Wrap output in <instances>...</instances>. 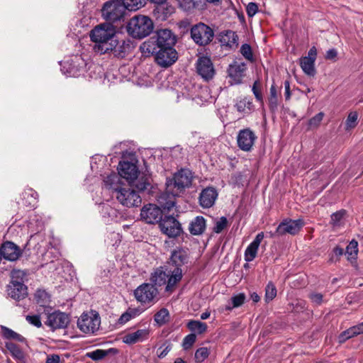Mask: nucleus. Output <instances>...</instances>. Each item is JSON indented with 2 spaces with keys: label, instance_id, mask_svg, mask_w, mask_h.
Returning a JSON list of instances; mask_svg holds the SVG:
<instances>
[{
  "label": "nucleus",
  "instance_id": "obj_1",
  "mask_svg": "<svg viewBox=\"0 0 363 363\" xmlns=\"http://www.w3.org/2000/svg\"><path fill=\"white\" fill-rule=\"evenodd\" d=\"M193 176L190 170L182 169L174 174L172 179L167 182L166 193L169 199L163 202V196H160L158 201L164 209L169 210L175 205L174 197L179 196L186 188H189L192 182Z\"/></svg>",
  "mask_w": 363,
  "mask_h": 363
},
{
  "label": "nucleus",
  "instance_id": "obj_2",
  "mask_svg": "<svg viewBox=\"0 0 363 363\" xmlns=\"http://www.w3.org/2000/svg\"><path fill=\"white\" fill-rule=\"evenodd\" d=\"M116 33L115 27L111 23H101L94 27L89 35L94 43V51L99 54L110 52L115 46Z\"/></svg>",
  "mask_w": 363,
  "mask_h": 363
},
{
  "label": "nucleus",
  "instance_id": "obj_3",
  "mask_svg": "<svg viewBox=\"0 0 363 363\" xmlns=\"http://www.w3.org/2000/svg\"><path fill=\"white\" fill-rule=\"evenodd\" d=\"M183 272L178 268L170 270L167 267H160L155 270L150 277L153 285L158 286H166L165 291L172 293L177 287V284L182 280Z\"/></svg>",
  "mask_w": 363,
  "mask_h": 363
},
{
  "label": "nucleus",
  "instance_id": "obj_4",
  "mask_svg": "<svg viewBox=\"0 0 363 363\" xmlns=\"http://www.w3.org/2000/svg\"><path fill=\"white\" fill-rule=\"evenodd\" d=\"M154 24L147 16L137 15L131 18L127 25V31L134 38L142 39L153 30Z\"/></svg>",
  "mask_w": 363,
  "mask_h": 363
},
{
  "label": "nucleus",
  "instance_id": "obj_5",
  "mask_svg": "<svg viewBox=\"0 0 363 363\" xmlns=\"http://www.w3.org/2000/svg\"><path fill=\"white\" fill-rule=\"evenodd\" d=\"M78 329L85 335L96 333L101 325V317L95 311L83 313L77 322Z\"/></svg>",
  "mask_w": 363,
  "mask_h": 363
},
{
  "label": "nucleus",
  "instance_id": "obj_6",
  "mask_svg": "<svg viewBox=\"0 0 363 363\" xmlns=\"http://www.w3.org/2000/svg\"><path fill=\"white\" fill-rule=\"evenodd\" d=\"M125 9L121 0H111L104 3L101 14L106 21H116L123 16Z\"/></svg>",
  "mask_w": 363,
  "mask_h": 363
},
{
  "label": "nucleus",
  "instance_id": "obj_7",
  "mask_svg": "<svg viewBox=\"0 0 363 363\" xmlns=\"http://www.w3.org/2000/svg\"><path fill=\"white\" fill-rule=\"evenodd\" d=\"M158 290L152 284L145 283L140 285L135 291V299L142 304L152 305L157 300Z\"/></svg>",
  "mask_w": 363,
  "mask_h": 363
},
{
  "label": "nucleus",
  "instance_id": "obj_8",
  "mask_svg": "<svg viewBox=\"0 0 363 363\" xmlns=\"http://www.w3.org/2000/svg\"><path fill=\"white\" fill-rule=\"evenodd\" d=\"M115 196L122 206L127 208L138 207L142 203L141 197L138 193L128 187H123L118 190Z\"/></svg>",
  "mask_w": 363,
  "mask_h": 363
},
{
  "label": "nucleus",
  "instance_id": "obj_9",
  "mask_svg": "<svg viewBox=\"0 0 363 363\" xmlns=\"http://www.w3.org/2000/svg\"><path fill=\"white\" fill-rule=\"evenodd\" d=\"M213 30L207 25L199 23L191 29V35L194 41L200 45L208 44L213 38Z\"/></svg>",
  "mask_w": 363,
  "mask_h": 363
},
{
  "label": "nucleus",
  "instance_id": "obj_10",
  "mask_svg": "<svg viewBox=\"0 0 363 363\" xmlns=\"http://www.w3.org/2000/svg\"><path fill=\"white\" fill-rule=\"evenodd\" d=\"M69 322L70 318L68 314L57 311L48 315L45 325L55 330L67 328Z\"/></svg>",
  "mask_w": 363,
  "mask_h": 363
},
{
  "label": "nucleus",
  "instance_id": "obj_11",
  "mask_svg": "<svg viewBox=\"0 0 363 363\" xmlns=\"http://www.w3.org/2000/svg\"><path fill=\"white\" fill-rule=\"evenodd\" d=\"M162 216V211L155 204L149 203L145 205L140 211V217L147 223H155L160 221Z\"/></svg>",
  "mask_w": 363,
  "mask_h": 363
},
{
  "label": "nucleus",
  "instance_id": "obj_12",
  "mask_svg": "<svg viewBox=\"0 0 363 363\" xmlns=\"http://www.w3.org/2000/svg\"><path fill=\"white\" fill-rule=\"evenodd\" d=\"M303 225L304 222L302 219H285L278 225L277 228V233L279 235L285 234L294 235L297 234Z\"/></svg>",
  "mask_w": 363,
  "mask_h": 363
},
{
  "label": "nucleus",
  "instance_id": "obj_13",
  "mask_svg": "<svg viewBox=\"0 0 363 363\" xmlns=\"http://www.w3.org/2000/svg\"><path fill=\"white\" fill-rule=\"evenodd\" d=\"M118 174L129 184H133L138 177V169L135 164L127 161L121 162L118 167Z\"/></svg>",
  "mask_w": 363,
  "mask_h": 363
},
{
  "label": "nucleus",
  "instance_id": "obj_14",
  "mask_svg": "<svg viewBox=\"0 0 363 363\" xmlns=\"http://www.w3.org/2000/svg\"><path fill=\"white\" fill-rule=\"evenodd\" d=\"M317 57V49L315 46L311 48L307 56L300 58V66L303 72L308 76H314L315 74V62Z\"/></svg>",
  "mask_w": 363,
  "mask_h": 363
},
{
  "label": "nucleus",
  "instance_id": "obj_15",
  "mask_svg": "<svg viewBox=\"0 0 363 363\" xmlns=\"http://www.w3.org/2000/svg\"><path fill=\"white\" fill-rule=\"evenodd\" d=\"M255 133L250 128H245L239 131L237 136V143L239 148L243 151H250L256 140Z\"/></svg>",
  "mask_w": 363,
  "mask_h": 363
},
{
  "label": "nucleus",
  "instance_id": "obj_16",
  "mask_svg": "<svg viewBox=\"0 0 363 363\" xmlns=\"http://www.w3.org/2000/svg\"><path fill=\"white\" fill-rule=\"evenodd\" d=\"M196 71L205 80L212 79L215 74V69L211 60L208 57H200L196 62Z\"/></svg>",
  "mask_w": 363,
  "mask_h": 363
},
{
  "label": "nucleus",
  "instance_id": "obj_17",
  "mask_svg": "<svg viewBox=\"0 0 363 363\" xmlns=\"http://www.w3.org/2000/svg\"><path fill=\"white\" fill-rule=\"evenodd\" d=\"M160 227L163 233L169 237H177L182 231L179 223L172 216H167L160 220Z\"/></svg>",
  "mask_w": 363,
  "mask_h": 363
},
{
  "label": "nucleus",
  "instance_id": "obj_18",
  "mask_svg": "<svg viewBox=\"0 0 363 363\" xmlns=\"http://www.w3.org/2000/svg\"><path fill=\"white\" fill-rule=\"evenodd\" d=\"M156 62L162 67L172 65L177 60V52L174 48L160 49L155 57Z\"/></svg>",
  "mask_w": 363,
  "mask_h": 363
},
{
  "label": "nucleus",
  "instance_id": "obj_19",
  "mask_svg": "<svg viewBox=\"0 0 363 363\" xmlns=\"http://www.w3.org/2000/svg\"><path fill=\"white\" fill-rule=\"evenodd\" d=\"M21 249L12 242H6L2 244L0 247V261L2 258L9 260L16 261L21 255Z\"/></svg>",
  "mask_w": 363,
  "mask_h": 363
},
{
  "label": "nucleus",
  "instance_id": "obj_20",
  "mask_svg": "<svg viewBox=\"0 0 363 363\" xmlns=\"http://www.w3.org/2000/svg\"><path fill=\"white\" fill-rule=\"evenodd\" d=\"M245 69L246 65L243 62H235L230 65L228 73L230 79V84H238L241 83Z\"/></svg>",
  "mask_w": 363,
  "mask_h": 363
},
{
  "label": "nucleus",
  "instance_id": "obj_21",
  "mask_svg": "<svg viewBox=\"0 0 363 363\" xmlns=\"http://www.w3.org/2000/svg\"><path fill=\"white\" fill-rule=\"evenodd\" d=\"M159 48H173L176 43V38L170 30L162 29L157 31L155 38Z\"/></svg>",
  "mask_w": 363,
  "mask_h": 363
},
{
  "label": "nucleus",
  "instance_id": "obj_22",
  "mask_svg": "<svg viewBox=\"0 0 363 363\" xmlns=\"http://www.w3.org/2000/svg\"><path fill=\"white\" fill-rule=\"evenodd\" d=\"M7 294L15 300L23 299L28 294L27 286L20 281H12L7 286Z\"/></svg>",
  "mask_w": 363,
  "mask_h": 363
},
{
  "label": "nucleus",
  "instance_id": "obj_23",
  "mask_svg": "<svg viewBox=\"0 0 363 363\" xmlns=\"http://www.w3.org/2000/svg\"><path fill=\"white\" fill-rule=\"evenodd\" d=\"M217 197V191L213 187H207L200 194L199 203L203 208H211L215 203Z\"/></svg>",
  "mask_w": 363,
  "mask_h": 363
},
{
  "label": "nucleus",
  "instance_id": "obj_24",
  "mask_svg": "<svg viewBox=\"0 0 363 363\" xmlns=\"http://www.w3.org/2000/svg\"><path fill=\"white\" fill-rule=\"evenodd\" d=\"M150 331L147 329H139L135 332L128 333L122 337L123 342L128 345H133L143 342L149 337Z\"/></svg>",
  "mask_w": 363,
  "mask_h": 363
},
{
  "label": "nucleus",
  "instance_id": "obj_25",
  "mask_svg": "<svg viewBox=\"0 0 363 363\" xmlns=\"http://www.w3.org/2000/svg\"><path fill=\"white\" fill-rule=\"evenodd\" d=\"M114 44V48L110 52H113V55L118 57H124L133 48L132 41L130 39L118 40L116 38Z\"/></svg>",
  "mask_w": 363,
  "mask_h": 363
},
{
  "label": "nucleus",
  "instance_id": "obj_26",
  "mask_svg": "<svg viewBox=\"0 0 363 363\" xmlns=\"http://www.w3.org/2000/svg\"><path fill=\"white\" fill-rule=\"evenodd\" d=\"M264 238L262 232L258 233L255 240L248 245L245 252V260L246 262L252 261L257 256L259 246Z\"/></svg>",
  "mask_w": 363,
  "mask_h": 363
},
{
  "label": "nucleus",
  "instance_id": "obj_27",
  "mask_svg": "<svg viewBox=\"0 0 363 363\" xmlns=\"http://www.w3.org/2000/svg\"><path fill=\"white\" fill-rule=\"evenodd\" d=\"M186 259V252L182 250H174L172 253L170 261L168 263L167 268L174 270L178 268L182 272V267L184 265Z\"/></svg>",
  "mask_w": 363,
  "mask_h": 363
},
{
  "label": "nucleus",
  "instance_id": "obj_28",
  "mask_svg": "<svg viewBox=\"0 0 363 363\" xmlns=\"http://www.w3.org/2000/svg\"><path fill=\"white\" fill-rule=\"evenodd\" d=\"M120 175L116 173L108 175L104 179V185L107 189H112L115 195L117 194L118 190L121 189L123 187L121 184Z\"/></svg>",
  "mask_w": 363,
  "mask_h": 363
},
{
  "label": "nucleus",
  "instance_id": "obj_29",
  "mask_svg": "<svg viewBox=\"0 0 363 363\" xmlns=\"http://www.w3.org/2000/svg\"><path fill=\"white\" fill-rule=\"evenodd\" d=\"M101 213L106 222L116 221L120 217L118 210L110 206L108 203H104L101 206Z\"/></svg>",
  "mask_w": 363,
  "mask_h": 363
},
{
  "label": "nucleus",
  "instance_id": "obj_30",
  "mask_svg": "<svg viewBox=\"0 0 363 363\" xmlns=\"http://www.w3.org/2000/svg\"><path fill=\"white\" fill-rule=\"evenodd\" d=\"M141 52L145 55L157 54L160 48L155 38H150L142 43L140 47Z\"/></svg>",
  "mask_w": 363,
  "mask_h": 363
},
{
  "label": "nucleus",
  "instance_id": "obj_31",
  "mask_svg": "<svg viewBox=\"0 0 363 363\" xmlns=\"http://www.w3.org/2000/svg\"><path fill=\"white\" fill-rule=\"evenodd\" d=\"M206 229V220L202 216L196 217L190 223L189 231L193 235H200Z\"/></svg>",
  "mask_w": 363,
  "mask_h": 363
},
{
  "label": "nucleus",
  "instance_id": "obj_32",
  "mask_svg": "<svg viewBox=\"0 0 363 363\" xmlns=\"http://www.w3.org/2000/svg\"><path fill=\"white\" fill-rule=\"evenodd\" d=\"M5 346L6 349L10 352L13 358L20 362L25 361V354L18 345L11 341H8L6 342Z\"/></svg>",
  "mask_w": 363,
  "mask_h": 363
},
{
  "label": "nucleus",
  "instance_id": "obj_33",
  "mask_svg": "<svg viewBox=\"0 0 363 363\" xmlns=\"http://www.w3.org/2000/svg\"><path fill=\"white\" fill-rule=\"evenodd\" d=\"M363 332V326L362 324L353 326L348 330L342 332L339 336H338V341L339 342L342 343L345 342L347 340H348L350 337H352L353 336L356 335H359Z\"/></svg>",
  "mask_w": 363,
  "mask_h": 363
},
{
  "label": "nucleus",
  "instance_id": "obj_34",
  "mask_svg": "<svg viewBox=\"0 0 363 363\" xmlns=\"http://www.w3.org/2000/svg\"><path fill=\"white\" fill-rule=\"evenodd\" d=\"M143 311L140 308H129L120 316L118 323L124 325L131 319L138 316Z\"/></svg>",
  "mask_w": 363,
  "mask_h": 363
},
{
  "label": "nucleus",
  "instance_id": "obj_35",
  "mask_svg": "<svg viewBox=\"0 0 363 363\" xmlns=\"http://www.w3.org/2000/svg\"><path fill=\"white\" fill-rule=\"evenodd\" d=\"M220 42L223 45L229 48L238 45V35L231 30H228L220 35Z\"/></svg>",
  "mask_w": 363,
  "mask_h": 363
},
{
  "label": "nucleus",
  "instance_id": "obj_36",
  "mask_svg": "<svg viewBox=\"0 0 363 363\" xmlns=\"http://www.w3.org/2000/svg\"><path fill=\"white\" fill-rule=\"evenodd\" d=\"M245 298V295L243 293H240L232 296L230 303L225 306V310L231 311L234 308L240 307L244 303Z\"/></svg>",
  "mask_w": 363,
  "mask_h": 363
},
{
  "label": "nucleus",
  "instance_id": "obj_37",
  "mask_svg": "<svg viewBox=\"0 0 363 363\" xmlns=\"http://www.w3.org/2000/svg\"><path fill=\"white\" fill-rule=\"evenodd\" d=\"M187 328L193 333L202 334L206 331L208 327L205 323L201 322L199 320H190L187 323Z\"/></svg>",
  "mask_w": 363,
  "mask_h": 363
},
{
  "label": "nucleus",
  "instance_id": "obj_38",
  "mask_svg": "<svg viewBox=\"0 0 363 363\" xmlns=\"http://www.w3.org/2000/svg\"><path fill=\"white\" fill-rule=\"evenodd\" d=\"M1 330L3 336L6 339L13 340L20 342H23L25 341V338L21 335L16 333L11 329H9L6 327H2Z\"/></svg>",
  "mask_w": 363,
  "mask_h": 363
},
{
  "label": "nucleus",
  "instance_id": "obj_39",
  "mask_svg": "<svg viewBox=\"0 0 363 363\" xmlns=\"http://www.w3.org/2000/svg\"><path fill=\"white\" fill-rule=\"evenodd\" d=\"M147 0H123V3L126 9L135 11L143 7Z\"/></svg>",
  "mask_w": 363,
  "mask_h": 363
},
{
  "label": "nucleus",
  "instance_id": "obj_40",
  "mask_svg": "<svg viewBox=\"0 0 363 363\" xmlns=\"http://www.w3.org/2000/svg\"><path fill=\"white\" fill-rule=\"evenodd\" d=\"M357 242L352 240L346 248L345 255L348 260L352 262L356 259L357 255Z\"/></svg>",
  "mask_w": 363,
  "mask_h": 363
},
{
  "label": "nucleus",
  "instance_id": "obj_41",
  "mask_svg": "<svg viewBox=\"0 0 363 363\" xmlns=\"http://www.w3.org/2000/svg\"><path fill=\"white\" fill-rule=\"evenodd\" d=\"M169 311L167 308H161L155 315V321L160 325L164 324L169 319Z\"/></svg>",
  "mask_w": 363,
  "mask_h": 363
},
{
  "label": "nucleus",
  "instance_id": "obj_42",
  "mask_svg": "<svg viewBox=\"0 0 363 363\" xmlns=\"http://www.w3.org/2000/svg\"><path fill=\"white\" fill-rule=\"evenodd\" d=\"M269 106L272 110H275L278 106V91L276 86L272 84L270 87V96L269 98Z\"/></svg>",
  "mask_w": 363,
  "mask_h": 363
},
{
  "label": "nucleus",
  "instance_id": "obj_43",
  "mask_svg": "<svg viewBox=\"0 0 363 363\" xmlns=\"http://www.w3.org/2000/svg\"><path fill=\"white\" fill-rule=\"evenodd\" d=\"M277 296V289L275 286L269 282L265 289V301L269 302L274 299Z\"/></svg>",
  "mask_w": 363,
  "mask_h": 363
},
{
  "label": "nucleus",
  "instance_id": "obj_44",
  "mask_svg": "<svg viewBox=\"0 0 363 363\" xmlns=\"http://www.w3.org/2000/svg\"><path fill=\"white\" fill-rule=\"evenodd\" d=\"M108 351L98 349L86 353V356L93 360L99 361L104 359L108 354Z\"/></svg>",
  "mask_w": 363,
  "mask_h": 363
},
{
  "label": "nucleus",
  "instance_id": "obj_45",
  "mask_svg": "<svg viewBox=\"0 0 363 363\" xmlns=\"http://www.w3.org/2000/svg\"><path fill=\"white\" fill-rule=\"evenodd\" d=\"M135 187L139 191H144L147 189V187L150 185V183L147 178L145 177H141L140 178H137L134 182Z\"/></svg>",
  "mask_w": 363,
  "mask_h": 363
},
{
  "label": "nucleus",
  "instance_id": "obj_46",
  "mask_svg": "<svg viewBox=\"0 0 363 363\" xmlns=\"http://www.w3.org/2000/svg\"><path fill=\"white\" fill-rule=\"evenodd\" d=\"M324 117V113L323 112H320L313 117H312L309 121H308V127L310 129H314L317 128L321 121H323V118Z\"/></svg>",
  "mask_w": 363,
  "mask_h": 363
},
{
  "label": "nucleus",
  "instance_id": "obj_47",
  "mask_svg": "<svg viewBox=\"0 0 363 363\" xmlns=\"http://www.w3.org/2000/svg\"><path fill=\"white\" fill-rule=\"evenodd\" d=\"M208 349L207 347H201L195 352V359L198 362H202L208 357Z\"/></svg>",
  "mask_w": 363,
  "mask_h": 363
},
{
  "label": "nucleus",
  "instance_id": "obj_48",
  "mask_svg": "<svg viewBox=\"0 0 363 363\" xmlns=\"http://www.w3.org/2000/svg\"><path fill=\"white\" fill-rule=\"evenodd\" d=\"M228 225V220L225 217H221L216 221L213 231L216 233H221Z\"/></svg>",
  "mask_w": 363,
  "mask_h": 363
},
{
  "label": "nucleus",
  "instance_id": "obj_49",
  "mask_svg": "<svg viewBox=\"0 0 363 363\" xmlns=\"http://www.w3.org/2000/svg\"><path fill=\"white\" fill-rule=\"evenodd\" d=\"M357 117L358 115L357 112H351L349 113L346 121L347 129H351L355 127L357 125Z\"/></svg>",
  "mask_w": 363,
  "mask_h": 363
},
{
  "label": "nucleus",
  "instance_id": "obj_50",
  "mask_svg": "<svg viewBox=\"0 0 363 363\" xmlns=\"http://www.w3.org/2000/svg\"><path fill=\"white\" fill-rule=\"evenodd\" d=\"M196 336L195 334L191 333L186 335L182 342V346L184 350H188L194 345L196 342Z\"/></svg>",
  "mask_w": 363,
  "mask_h": 363
},
{
  "label": "nucleus",
  "instance_id": "obj_51",
  "mask_svg": "<svg viewBox=\"0 0 363 363\" xmlns=\"http://www.w3.org/2000/svg\"><path fill=\"white\" fill-rule=\"evenodd\" d=\"M252 102L247 99L240 100L236 104V108L240 112H245L247 109L250 110L252 106Z\"/></svg>",
  "mask_w": 363,
  "mask_h": 363
},
{
  "label": "nucleus",
  "instance_id": "obj_52",
  "mask_svg": "<svg viewBox=\"0 0 363 363\" xmlns=\"http://www.w3.org/2000/svg\"><path fill=\"white\" fill-rule=\"evenodd\" d=\"M240 52L247 60H251L252 59V49L248 44H244L241 46Z\"/></svg>",
  "mask_w": 363,
  "mask_h": 363
},
{
  "label": "nucleus",
  "instance_id": "obj_53",
  "mask_svg": "<svg viewBox=\"0 0 363 363\" xmlns=\"http://www.w3.org/2000/svg\"><path fill=\"white\" fill-rule=\"evenodd\" d=\"M259 82L258 81H255L252 86V91L256 99L259 102H262V95L259 90Z\"/></svg>",
  "mask_w": 363,
  "mask_h": 363
},
{
  "label": "nucleus",
  "instance_id": "obj_54",
  "mask_svg": "<svg viewBox=\"0 0 363 363\" xmlns=\"http://www.w3.org/2000/svg\"><path fill=\"white\" fill-rule=\"evenodd\" d=\"M344 214H345V211H340L334 213L331 216V221H332L333 224L335 225H339L341 220L343 218Z\"/></svg>",
  "mask_w": 363,
  "mask_h": 363
},
{
  "label": "nucleus",
  "instance_id": "obj_55",
  "mask_svg": "<svg viewBox=\"0 0 363 363\" xmlns=\"http://www.w3.org/2000/svg\"><path fill=\"white\" fill-rule=\"evenodd\" d=\"M28 322L38 328L42 325L41 320L39 315H28L26 317Z\"/></svg>",
  "mask_w": 363,
  "mask_h": 363
},
{
  "label": "nucleus",
  "instance_id": "obj_56",
  "mask_svg": "<svg viewBox=\"0 0 363 363\" xmlns=\"http://www.w3.org/2000/svg\"><path fill=\"white\" fill-rule=\"evenodd\" d=\"M247 13L249 16L252 17L256 14L258 10V6L255 3H249L247 6Z\"/></svg>",
  "mask_w": 363,
  "mask_h": 363
},
{
  "label": "nucleus",
  "instance_id": "obj_57",
  "mask_svg": "<svg viewBox=\"0 0 363 363\" xmlns=\"http://www.w3.org/2000/svg\"><path fill=\"white\" fill-rule=\"evenodd\" d=\"M311 301L317 305L320 304L323 302V295L319 293H312L309 296Z\"/></svg>",
  "mask_w": 363,
  "mask_h": 363
},
{
  "label": "nucleus",
  "instance_id": "obj_58",
  "mask_svg": "<svg viewBox=\"0 0 363 363\" xmlns=\"http://www.w3.org/2000/svg\"><path fill=\"white\" fill-rule=\"evenodd\" d=\"M337 50L334 48H332V49L328 50L326 52L325 59L330 60H335V58L337 57Z\"/></svg>",
  "mask_w": 363,
  "mask_h": 363
},
{
  "label": "nucleus",
  "instance_id": "obj_59",
  "mask_svg": "<svg viewBox=\"0 0 363 363\" xmlns=\"http://www.w3.org/2000/svg\"><path fill=\"white\" fill-rule=\"evenodd\" d=\"M171 350L170 345H167L164 348H160L158 350V354L157 356L159 358H163Z\"/></svg>",
  "mask_w": 363,
  "mask_h": 363
},
{
  "label": "nucleus",
  "instance_id": "obj_60",
  "mask_svg": "<svg viewBox=\"0 0 363 363\" xmlns=\"http://www.w3.org/2000/svg\"><path fill=\"white\" fill-rule=\"evenodd\" d=\"M60 356L57 354L49 355L47 357L46 363H60Z\"/></svg>",
  "mask_w": 363,
  "mask_h": 363
},
{
  "label": "nucleus",
  "instance_id": "obj_61",
  "mask_svg": "<svg viewBox=\"0 0 363 363\" xmlns=\"http://www.w3.org/2000/svg\"><path fill=\"white\" fill-rule=\"evenodd\" d=\"M181 5L185 10H189L194 7V2L193 0H184Z\"/></svg>",
  "mask_w": 363,
  "mask_h": 363
},
{
  "label": "nucleus",
  "instance_id": "obj_62",
  "mask_svg": "<svg viewBox=\"0 0 363 363\" xmlns=\"http://www.w3.org/2000/svg\"><path fill=\"white\" fill-rule=\"evenodd\" d=\"M284 86H285V98L286 100H288L290 99V96H291L289 82L286 81L284 82Z\"/></svg>",
  "mask_w": 363,
  "mask_h": 363
},
{
  "label": "nucleus",
  "instance_id": "obj_63",
  "mask_svg": "<svg viewBox=\"0 0 363 363\" xmlns=\"http://www.w3.org/2000/svg\"><path fill=\"white\" fill-rule=\"evenodd\" d=\"M333 252L336 256H340L343 254V249L339 247H336L334 248Z\"/></svg>",
  "mask_w": 363,
  "mask_h": 363
},
{
  "label": "nucleus",
  "instance_id": "obj_64",
  "mask_svg": "<svg viewBox=\"0 0 363 363\" xmlns=\"http://www.w3.org/2000/svg\"><path fill=\"white\" fill-rule=\"evenodd\" d=\"M250 298L255 303L258 302L260 300L259 296L255 292L251 294Z\"/></svg>",
  "mask_w": 363,
  "mask_h": 363
}]
</instances>
